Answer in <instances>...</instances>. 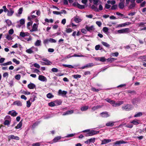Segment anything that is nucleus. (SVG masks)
Masks as SVG:
<instances>
[{
    "mask_svg": "<svg viewBox=\"0 0 146 146\" xmlns=\"http://www.w3.org/2000/svg\"><path fill=\"white\" fill-rule=\"evenodd\" d=\"M84 132H88L85 135L86 136H91L97 134L100 132L99 131H96L94 130H92L90 131V129L84 130L82 131Z\"/></svg>",
    "mask_w": 146,
    "mask_h": 146,
    "instance_id": "nucleus-1",
    "label": "nucleus"
},
{
    "mask_svg": "<svg viewBox=\"0 0 146 146\" xmlns=\"http://www.w3.org/2000/svg\"><path fill=\"white\" fill-rule=\"evenodd\" d=\"M133 106L131 104H127L123 106L122 107V109L123 110L126 111H129L132 110Z\"/></svg>",
    "mask_w": 146,
    "mask_h": 146,
    "instance_id": "nucleus-2",
    "label": "nucleus"
},
{
    "mask_svg": "<svg viewBox=\"0 0 146 146\" xmlns=\"http://www.w3.org/2000/svg\"><path fill=\"white\" fill-rule=\"evenodd\" d=\"M94 65V64L93 63H89L81 67H79V68L80 69H83L85 68H91Z\"/></svg>",
    "mask_w": 146,
    "mask_h": 146,
    "instance_id": "nucleus-3",
    "label": "nucleus"
},
{
    "mask_svg": "<svg viewBox=\"0 0 146 146\" xmlns=\"http://www.w3.org/2000/svg\"><path fill=\"white\" fill-rule=\"evenodd\" d=\"M85 29L86 30L90 32L94 31L95 30V28L94 25H91L89 26L88 25H86L85 27Z\"/></svg>",
    "mask_w": 146,
    "mask_h": 146,
    "instance_id": "nucleus-4",
    "label": "nucleus"
},
{
    "mask_svg": "<svg viewBox=\"0 0 146 146\" xmlns=\"http://www.w3.org/2000/svg\"><path fill=\"white\" fill-rule=\"evenodd\" d=\"M113 141V140L111 139H104L102 141V143L101 144V145H103L106 144L108 143L111 142Z\"/></svg>",
    "mask_w": 146,
    "mask_h": 146,
    "instance_id": "nucleus-5",
    "label": "nucleus"
},
{
    "mask_svg": "<svg viewBox=\"0 0 146 146\" xmlns=\"http://www.w3.org/2000/svg\"><path fill=\"white\" fill-rule=\"evenodd\" d=\"M8 114L11 115L12 116L15 117L17 115L18 113L15 110H12L9 111Z\"/></svg>",
    "mask_w": 146,
    "mask_h": 146,
    "instance_id": "nucleus-6",
    "label": "nucleus"
},
{
    "mask_svg": "<svg viewBox=\"0 0 146 146\" xmlns=\"http://www.w3.org/2000/svg\"><path fill=\"white\" fill-rule=\"evenodd\" d=\"M31 94H33V95L32 96V98H30V100L32 102H33L36 100V98H37V94L33 92Z\"/></svg>",
    "mask_w": 146,
    "mask_h": 146,
    "instance_id": "nucleus-7",
    "label": "nucleus"
},
{
    "mask_svg": "<svg viewBox=\"0 0 146 146\" xmlns=\"http://www.w3.org/2000/svg\"><path fill=\"white\" fill-rule=\"evenodd\" d=\"M8 139L9 140L11 139H15L17 140H19V138L18 136H15L13 135H11L8 136Z\"/></svg>",
    "mask_w": 146,
    "mask_h": 146,
    "instance_id": "nucleus-8",
    "label": "nucleus"
},
{
    "mask_svg": "<svg viewBox=\"0 0 146 146\" xmlns=\"http://www.w3.org/2000/svg\"><path fill=\"white\" fill-rule=\"evenodd\" d=\"M14 12V11L12 8H10L7 12V15L8 16H12Z\"/></svg>",
    "mask_w": 146,
    "mask_h": 146,
    "instance_id": "nucleus-9",
    "label": "nucleus"
},
{
    "mask_svg": "<svg viewBox=\"0 0 146 146\" xmlns=\"http://www.w3.org/2000/svg\"><path fill=\"white\" fill-rule=\"evenodd\" d=\"M100 115L103 117H107L110 116L108 113L107 111L103 112L100 113Z\"/></svg>",
    "mask_w": 146,
    "mask_h": 146,
    "instance_id": "nucleus-10",
    "label": "nucleus"
},
{
    "mask_svg": "<svg viewBox=\"0 0 146 146\" xmlns=\"http://www.w3.org/2000/svg\"><path fill=\"white\" fill-rule=\"evenodd\" d=\"M38 79L42 82L47 81V79L46 77L43 75H39L38 76Z\"/></svg>",
    "mask_w": 146,
    "mask_h": 146,
    "instance_id": "nucleus-11",
    "label": "nucleus"
},
{
    "mask_svg": "<svg viewBox=\"0 0 146 146\" xmlns=\"http://www.w3.org/2000/svg\"><path fill=\"white\" fill-rule=\"evenodd\" d=\"M127 142L126 141H124L122 140H121L120 141H116L115 143V145H119L122 144H126Z\"/></svg>",
    "mask_w": 146,
    "mask_h": 146,
    "instance_id": "nucleus-12",
    "label": "nucleus"
},
{
    "mask_svg": "<svg viewBox=\"0 0 146 146\" xmlns=\"http://www.w3.org/2000/svg\"><path fill=\"white\" fill-rule=\"evenodd\" d=\"M27 87L29 89H33L35 88L36 86L34 84L31 83L28 85Z\"/></svg>",
    "mask_w": 146,
    "mask_h": 146,
    "instance_id": "nucleus-13",
    "label": "nucleus"
},
{
    "mask_svg": "<svg viewBox=\"0 0 146 146\" xmlns=\"http://www.w3.org/2000/svg\"><path fill=\"white\" fill-rule=\"evenodd\" d=\"M124 102L123 101H119L117 103H115L112 106H113L117 107L123 104Z\"/></svg>",
    "mask_w": 146,
    "mask_h": 146,
    "instance_id": "nucleus-14",
    "label": "nucleus"
},
{
    "mask_svg": "<svg viewBox=\"0 0 146 146\" xmlns=\"http://www.w3.org/2000/svg\"><path fill=\"white\" fill-rule=\"evenodd\" d=\"M20 36L22 37H24L26 36H29V34L27 32H21L20 33Z\"/></svg>",
    "mask_w": 146,
    "mask_h": 146,
    "instance_id": "nucleus-15",
    "label": "nucleus"
},
{
    "mask_svg": "<svg viewBox=\"0 0 146 146\" xmlns=\"http://www.w3.org/2000/svg\"><path fill=\"white\" fill-rule=\"evenodd\" d=\"M42 60L45 62L46 64V65H50L52 64V62L51 61L46 58H43L42 59Z\"/></svg>",
    "mask_w": 146,
    "mask_h": 146,
    "instance_id": "nucleus-16",
    "label": "nucleus"
},
{
    "mask_svg": "<svg viewBox=\"0 0 146 146\" xmlns=\"http://www.w3.org/2000/svg\"><path fill=\"white\" fill-rule=\"evenodd\" d=\"M131 24L130 22H126L123 24H121L119 25L117 27V28L119 27H124L126 26V25H128Z\"/></svg>",
    "mask_w": 146,
    "mask_h": 146,
    "instance_id": "nucleus-17",
    "label": "nucleus"
},
{
    "mask_svg": "<svg viewBox=\"0 0 146 146\" xmlns=\"http://www.w3.org/2000/svg\"><path fill=\"white\" fill-rule=\"evenodd\" d=\"M13 104L14 105H17L19 106H21L22 105L21 102L19 100H17L13 102Z\"/></svg>",
    "mask_w": 146,
    "mask_h": 146,
    "instance_id": "nucleus-18",
    "label": "nucleus"
},
{
    "mask_svg": "<svg viewBox=\"0 0 146 146\" xmlns=\"http://www.w3.org/2000/svg\"><path fill=\"white\" fill-rule=\"evenodd\" d=\"M115 122L109 121L106 123V125L107 127H112L114 125Z\"/></svg>",
    "mask_w": 146,
    "mask_h": 146,
    "instance_id": "nucleus-19",
    "label": "nucleus"
},
{
    "mask_svg": "<svg viewBox=\"0 0 146 146\" xmlns=\"http://www.w3.org/2000/svg\"><path fill=\"white\" fill-rule=\"evenodd\" d=\"M67 93V92L65 91H62L61 90H60L58 91V94L59 95H65Z\"/></svg>",
    "mask_w": 146,
    "mask_h": 146,
    "instance_id": "nucleus-20",
    "label": "nucleus"
},
{
    "mask_svg": "<svg viewBox=\"0 0 146 146\" xmlns=\"http://www.w3.org/2000/svg\"><path fill=\"white\" fill-rule=\"evenodd\" d=\"M74 112V111L72 110H69L67 111H66L63 114V115H69L73 113Z\"/></svg>",
    "mask_w": 146,
    "mask_h": 146,
    "instance_id": "nucleus-21",
    "label": "nucleus"
},
{
    "mask_svg": "<svg viewBox=\"0 0 146 146\" xmlns=\"http://www.w3.org/2000/svg\"><path fill=\"white\" fill-rule=\"evenodd\" d=\"M105 100L108 102L113 105L115 103V101L111 100L110 99L107 98L105 99Z\"/></svg>",
    "mask_w": 146,
    "mask_h": 146,
    "instance_id": "nucleus-22",
    "label": "nucleus"
},
{
    "mask_svg": "<svg viewBox=\"0 0 146 146\" xmlns=\"http://www.w3.org/2000/svg\"><path fill=\"white\" fill-rule=\"evenodd\" d=\"M56 106H58L61 105L62 101L61 100H56L54 101Z\"/></svg>",
    "mask_w": 146,
    "mask_h": 146,
    "instance_id": "nucleus-23",
    "label": "nucleus"
},
{
    "mask_svg": "<svg viewBox=\"0 0 146 146\" xmlns=\"http://www.w3.org/2000/svg\"><path fill=\"white\" fill-rule=\"evenodd\" d=\"M41 41L40 40H37L35 43V45L36 46H39L41 45Z\"/></svg>",
    "mask_w": 146,
    "mask_h": 146,
    "instance_id": "nucleus-24",
    "label": "nucleus"
},
{
    "mask_svg": "<svg viewBox=\"0 0 146 146\" xmlns=\"http://www.w3.org/2000/svg\"><path fill=\"white\" fill-rule=\"evenodd\" d=\"M119 7L120 9H123L124 7V3L120 2L119 4Z\"/></svg>",
    "mask_w": 146,
    "mask_h": 146,
    "instance_id": "nucleus-25",
    "label": "nucleus"
},
{
    "mask_svg": "<svg viewBox=\"0 0 146 146\" xmlns=\"http://www.w3.org/2000/svg\"><path fill=\"white\" fill-rule=\"evenodd\" d=\"M88 106H84L81 108L80 110L82 111H85L88 109Z\"/></svg>",
    "mask_w": 146,
    "mask_h": 146,
    "instance_id": "nucleus-26",
    "label": "nucleus"
},
{
    "mask_svg": "<svg viewBox=\"0 0 146 146\" xmlns=\"http://www.w3.org/2000/svg\"><path fill=\"white\" fill-rule=\"evenodd\" d=\"M22 125V122L21 121H20L17 126L15 127V128L16 129H19L20 128Z\"/></svg>",
    "mask_w": 146,
    "mask_h": 146,
    "instance_id": "nucleus-27",
    "label": "nucleus"
},
{
    "mask_svg": "<svg viewBox=\"0 0 146 146\" xmlns=\"http://www.w3.org/2000/svg\"><path fill=\"white\" fill-rule=\"evenodd\" d=\"M116 60V59L113 58H109L107 59L108 61L109 62H111L113 61Z\"/></svg>",
    "mask_w": 146,
    "mask_h": 146,
    "instance_id": "nucleus-28",
    "label": "nucleus"
},
{
    "mask_svg": "<svg viewBox=\"0 0 146 146\" xmlns=\"http://www.w3.org/2000/svg\"><path fill=\"white\" fill-rule=\"evenodd\" d=\"M12 64V62L11 61H9L6 63H3L1 64V66H6L8 65Z\"/></svg>",
    "mask_w": 146,
    "mask_h": 146,
    "instance_id": "nucleus-29",
    "label": "nucleus"
},
{
    "mask_svg": "<svg viewBox=\"0 0 146 146\" xmlns=\"http://www.w3.org/2000/svg\"><path fill=\"white\" fill-rule=\"evenodd\" d=\"M123 33H127L129 31V29L128 28H126L124 29H122Z\"/></svg>",
    "mask_w": 146,
    "mask_h": 146,
    "instance_id": "nucleus-30",
    "label": "nucleus"
},
{
    "mask_svg": "<svg viewBox=\"0 0 146 146\" xmlns=\"http://www.w3.org/2000/svg\"><path fill=\"white\" fill-rule=\"evenodd\" d=\"M102 43L104 46L107 47L109 48L110 47V45L106 42L102 41Z\"/></svg>",
    "mask_w": 146,
    "mask_h": 146,
    "instance_id": "nucleus-31",
    "label": "nucleus"
},
{
    "mask_svg": "<svg viewBox=\"0 0 146 146\" xmlns=\"http://www.w3.org/2000/svg\"><path fill=\"white\" fill-rule=\"evenodd\" d=\"M142 113L141 112H139L135 114L134 117H140L141 116H142Z\"/></svg>",
    "mask_w": 146,
    "mask_h": 146,
    "instance_id": "nucleus-32",
    "label": "nucleus"
},
{
    "mask_svg": "<svg viewBox=\"0 0 146 146\" xmlns=\"http://www.w3.org/2000/svg\"><path fill=\"white\" fill-rule=\"evenodd\" d=\"M5 22L7 24L8 26L9 27L12 25V22L11 20L8 19L5 21Z\"/></svg>",
    "mask_w": 146,
    "mask_h": 146,
    "instance_id": "nucleus-33",
    "label": "nucleus"
},
{
    "mask_svg": "<svg viewBox=\"0 0 146 146\" xmlns=\"http://www.w3.org/2000/svg\"><path fill=\"white\" fill-rule=\"evenodd\" d=\"M91 8L92 9H94V10L96 12H98L99 11L98 8L96 7H95L94 5H92L91 7Z\"/></svg>",
    "mask_w": 146,
    "mask_h": 146,
    "instance_id": "nucleus-34",
    "label": "nucleus"
},
{
    "mask_svg": "<svg viewBox=\"0 0 146 146\" xmlns=\"http://www.w3.org/2000/svg\"><path fill=\"white\" fill-rule=\"evenodd\" d=\"M131 123H133L134 125H137L139 123L138 120H134L131 122Z\"/></svg>",
    "mask_w": 146,
    "mask_h": 146,
    "instance_id": "nucleus-35",
    "label": "nucleus"
},
{
    "mask_svg": "<svg viewBox=\"0 0 146 146\" xmlns=\"http://www.w3.org/2000/svg\"><path fill=\"white\" fill-rule=\"evenodd\" d=\"M101 107V106L100 105H97L96 106L93 107L92 108V110L94 111H95L97 109L100 108Z\"/></svg>",
    "mask_w": 146,
    "mask_h": 146,
    "instance_id": "nucleus-36",
    "label": "nucleus"
},
{
    "mask_svg": "<svg viewBox=\"0 0 146 146\" xmlns=\"http://www.w3.org/2000/svg\"><path fill=\"white\" fill-rule=\"evenodd\" d=\"M61 138V137H55L53 139V142H56L58 141Z\"/></svg>",
    "mask_w": 146,
    "mask_h": 146,
    "instance_id": "nucleus-37",
    "label": "nucleus"
},
{
    "mask_svg": "<svg viewBox=\"0 0 146 146\" xmlns=\"http://www.w3.org/2000/svg\"><path fill=\"white\" fill-rule=\"evenodd\" d=\"M98 59L102 62H104L106 61V59L104 57H98Z\"/></svg>",
    "mask_w": 146,
    "mask_h": 146,
    "instance_id": "nucleus-38",
    "label": "nucleus"
},
{
    "mask_svg": "<svg viewBox=\"0 0 146 146\" xmlns=\"http://www.w3.org/2000/svg\"><path fill=\"white\" fill-rule=\"evenodd\" d=\"M48 105L50 107H54L56 106L54 101L53 102H50L49 103Z\"/></svg>",
    "mask_w": 146,
    "mask_h": 146,
    "instance_id": "nucleus-39",
    "label": "nucleus"
},
{
    "mask_svg": "<svg viewBox=\"0 0 146 146\" xmlns=\"http://www.w3.org/2000/svg\"><path fill=\"white\" fill-rule=\"evenodd\" d=\"M46 96L47 98L50 99L53 97L54 96L51 93H50L47 94Z\"/></svg>",
    "mask_w": 146,
    "mask_h": 146,
    "instance_id": "nucleus-40",
    "label": "nucleus"
},
{
    "mask_svg": "<svg viewBox=\"0 0 146 146\" xmlns=\"http://www.w3.org/2000/svg\"><path fill=\"white\" fill-rule=\"evenodd\" d=\"M77 7L80 9H82L85 8V6L84 5H81L78 3V4Z\"/></svg>",
    "mask_w": 146,
    "mask_h": 146,
    "instance_id": "nucleus-41",
    "label": "nucleus"
},
{
    "mask_svg": "<svg viewBox=\"0 0 146 146\" xmlns=\"http://www.w3.org/2000/svg\"><path fill=\"white\" fill-rule=\"evenodd\" d=\"M139 58L142 60L143 61H145L146 60V55L141 56L139 57Z\"/></svg>",
    "mask_w": 146,
    "mask_h": 146,
    "instance_id": "nucleus-42",
    "label": "nucleus"
},
{
    "mask_svg": "<svg viewBox=\"0 0 146 146\" xmlns=\"http://www.w3.org/2000/svg\"><path fill=\"white\" fill-rule=\"evenodd\" d=\"M10 121L8 120H5L4 122V124L5 125H9L11 122Z\"/></svg>",
    "mask_w": 146,
    "mask_h": 146,
    "instance_id": "nucleus-43",
    "label": "nucleus"
},
{
    "mask_svg": "<svg viewBox=\"0 0 146 146\" xmlns=\"http://www.w3.org/2000/svg\"><path fill=\"white\" fill-rule=\"evenodd\" d=\"M38 27L37 26V25L36 23H34L32 27V28L35 30L36 31H37Z\"/></svg>",
    "mask_w": 146,
    "mask_h": 146,
    "instance_id": "nucleus-44",
    "label": "nucleus"
},
{
    "mask_svg": "<svg viewBox=\"0 0 146 146\" xmlns=\"http://www.w3.org/2000/svg\"><path fill=\"white\" fill-rule=\"evenodd\" d=\"M74 78L76 79H77L78 78H80L81 77V76L79 74L74 75L73 76Z\"/></svg>",
    "mask_w": 146,
    "mask_h": 146,
    "instance_id": "nucleus-45",
    "label": "nucleus"
},
{
    "mask_svg": "<svg viewBox=\"0 0 146 146\" xmlns=\"http://www.w3.org/2000/svg\"><path fill=\"white\" fill-rule=\"evenodd\" d=\"M45 21L47 23H52L53 22V20L52 19H50V20H49L47 18L45 19Z\"/></svg>",
    "mask_w": 146,
    "mask_h": 146,
    "instance_id": "nucleus-46",
    "label": "nucleus"
},
{
    "mask_svg": "<svg viewBox=\"0 0 146 146\" xmlns=\"http://www.w3.org/2000/svg\"><path fill=\"white\" fill-rule=\"evenodd\" d=\"M131 4H130L129 6V8L130 9H132V8L134 7L135 5V2L133 3H131Z\"/></svg>",
    "mask_w": 146,
    "mask_h": 146,
    "instance_id": "nucleus-47",
    "label": "nucleus"
},
{
    "mask_svg": "<svg viewBox=\"0 0 146 146\" xmlns=\"http://www.w3.org/2000/svg\"><path fill=\"white\" fill-rule=\"evenodd\" d=\"M109 30L106 27H104L103 28L102 30L104 32L106 33H107Z\"/></svg>",
    "mask_w": 146,
    "mask_h": 146,
    "instance_id": "nucleus-48",
    "label": "nucleus"
},
{
    "mask_svg": "<svg viewBox=\"0 0 146 146\" xmlns=\"http://www.w3.org/2000/svg\"><path fill=\"white\" fill-rule=\"evenodd\" d=\"M26 52L29 54H31L33 52V51L32 50L31 48H29L27 50Z\"/></svg>",
    "mask_w": 146,
    "mask_h": 146,
    "instance_id": "nucleus-49",
    "label": "nucleus"
},
{
    "mask_svg": "<svg viewBox=\"0 0 146 146\" xmlns=\"http://www.w3.org/2000/svg\"><path fill=\"white\" fill-rule=\"evenodd\" d=\"M74 21L77 23H78L81 21V20L79 18H76L74 19Z\"/></svg>",
    "mask_w": 146,
    "mask_h": 146,
    "instance_id": "nucleus-50",
    "label": "nucleus"
},
{
    "mask_svg": "<svg viewBox=\"0 0 146 146\" xmlns=\"http://www.w3.org/2000/svg\"><path fill=\"white\" fill-rule=\"evenodd\" d=\"M6 38L9 40H11L12 39V38L11 35H7L6 37Z\"/></svg>",
    "mask_w": 146,
    "mask_h": 146,
    "instance_id": "nucleus-51",
    "label": "nucleus"
},
{
    "mask_svg": "<svg viewBox=\"0 0 146 146\" xmlns=\"http://www.w3.org/2000/svg\"><path fill=\"white\" fill-rule=\"evenodd\" d=\"M23 11V8L22 7L20 8L18 10V14L20 15L22 13Z\"/></svg>",
    "mask_w": 146,
    "mask_h": 146,
    "instance_id": "nucleus-52",
    "label": "nucleus"
},
{
    "mask_svg": "<svg viewBox=\"0 0 146 146\" xmlns=\"http://www.w3.org/2000/svg\"><path fill=\"white\" fill-rule=\"evenodd\" d=\"M20 23L21 25H23L25 23V20L24 19H21L20 20Z\"/></svg>",
    "mask_w": 146,
    "mask_h": 146,
    "instance_id": "nucleus-53",
    "label": "nucleus"
},
{
    "mask_svg": "<svg viewBox=\"0 0 146 146\" xmlns=\"http://www.w3.org/2000/svg\"><path fill=\"white\" fill-rule=\"evenodd\" d=\"M49 42L51 43H55L56 42V41L52 38H50L49 39Z\"/></svg>",
    "mask_w": 146,
    "mask_h": 146,
    "instance_id": "nucleus-54",
    "label": "nucleus"
},
{
    "mask_svg": "<svg viewBox=\"0 0 146 146\" xmlns=\"http://www.w3.org/2000/svg\"><path fill=\"white\" fill-rule=\"evenodd\" d=\"M33 65L35 67H36L38 68H40V66L39 65V64L37 63H34L33 64Z\"/></svg>",
    "mask_w": 146,
    "mask_h": 146,
    "instance_id": "nucleus-55",
    "label": "nucleus"
},
{
    "mask_svg": "<svg viewBox=\"0 0 146 146\" xmlns=\"http://www.w3.org/2000/svg\"><path fill=\"white\" fill-rule=\"evenodd\" d=\"M51 71L52 72H58V69L56 68H54L51 69Z\"/></svg>",
    "mask_w": 146,
    "mask_h": 146,
    "instance_id": "nucleus-56",
    "label": "nucleus"
},
{
    "mask_svg": "<svg viewBox=\"0 0 146 146\" xmlns=\"http://www.w3.org/2000/svg\"><path fill=\"white\" fill-rule=\"evenodd\" d=\"M38 125V123L37 122H35L34 124H33L32 126V129H34L35 127Z\"/></svg>",
    "mask_w": 146,
    "mask_h": 146,
    "instance_id": "nucleus-57",
    "label": "nucleus"
},
{
    "mask_svg": "<svg viewBox=\"0 0 146 146\" xmlns=\"http://www.w3.org/2000/svg\"><path fill=\"white\" fill-rule=\"evenodd\" d=\"M3 8L4 10L3 11L5 13L8 12L9 10L6 8V7L5 6H4L3 7Z\"/></svg>",
    "mask_w": 146,
    "mask_h": 146,
    "instance_id": "nucleus-58",
    "label": "nucleus"
},
{
    "mask_svg": "<svg viewBox=\"0 0 146 146\" xmlns=\"http://www.w3.org/2000/svg\"><path fill=\"white\" fill-rule=\"evenodd\" d=\"M13 61L16 64H19L20 62L19 61L17 60V59L14 58L13 60Z\"/></svg>",
    "mask_w": 146,
    "mask_h": 146,
    "instance_id": "nucleus-59",
    "label": "nucleus"
},
{
    "mask_svg": "<svg viewBox=\"0 0 146 146\" xmlns=\"http://www.w3.org/2000/svg\"><path fill=\"white\" fill-rule=\"evenodd\" d=\"M30 100L28 101L27 102V106L28 108H29L31 105V104L30 102Z\"/></svg>",
    "mask_w": 146,
    "mask_h": 146,
    "instance_id": "nucleus-60",
    "label": "nucleus"
},
{
    "mask_svg": "<svg viewBox=\"0 0 146 146\" xmlns=\"http://www.w3.org/2000/svg\"><path fill=\"white\" fill-rule=\"evenodd\" d=\"M72 31V30L71 28H67L66 30V32L67 33H69L71 32Z\"/></svg>",
    "mask_w": 146,
    "mask_h": 146,
    "instance_id": "nucleus-61",
    "label": "nucleus"
},
{
    "mask_svg": "<svg viewBox=\"0 0 146 146\" xmlns=\"http://www.w3.org/2000/svg\"><path fill=\"white\" fill-rule=\"evenodd\" d=\"M40 144L39 142H37L35 143H33L32 145V146H40Z\"/></svg>",
    "mask_w": 146,
    "mask_h": 146,
    "instance_id": "nucleus-62",
    "label": "nucleus"
},
{
    "mask_svg": "<svg viewBox=\"0 0 146 146\" xmlns=\"http://www.w3.org/2000/svg\"><path fill=\"white\" fill-rule=\"evenodd\" d=\"M117 8V5H112L111 7V9L112 10H115Z\"/></svg>",
    "mask_w": 146,
    "mask_h": 146,
    "instance_id": "nucleus-63",
    "label": "nucleus"
},
{
    "mask_svg": "<svg viewBox=\"0 0 146 146\" xmlns=\"http://www.w3.org/2000/svg\"><path fill=\"white\" fill-rule=\"evenodd\" d=\"M9 33L11 35H12L14 33V30L13 29H10L8 31Z\"/></svg>",
    "mask_w": 146,
    "mask_h": 146,
    "instance_id": "nucleus-64",
    "label": "nucleus"
}]
</instances>
